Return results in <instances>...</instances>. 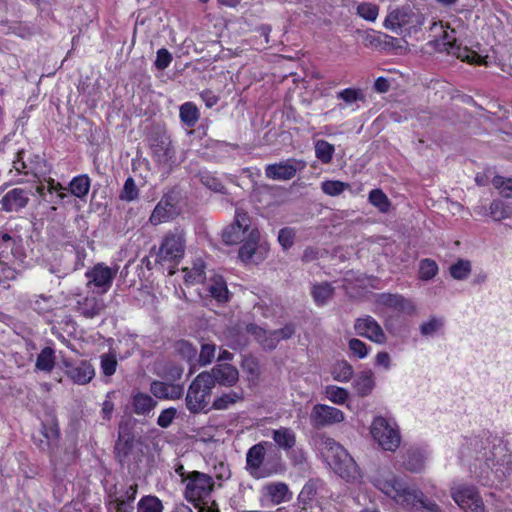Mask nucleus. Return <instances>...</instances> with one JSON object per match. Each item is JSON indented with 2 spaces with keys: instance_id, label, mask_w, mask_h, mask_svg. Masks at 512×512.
Segmentation results:
<instances>
[{
  "instance_id": "obj_23",
  "label": "nucleus",
  "mask_w": 512,
  "mask_h": 512,
  "mask_svg": "<svg viewBox=\"0 0 512 512\" xmlns=\"http://www.w3.org/2000/svg\"><path fill=\"white\" fill-rule=\"evenodd\" d=\"M262 495L273 504L287 502L292 498V493L283 482H270L262 487Z\"/></svg>"
},
{
  "instance_id": "obj_53",
  "label": "nucleus",
  "mask_w": 512,
  "mask_h": 512,
  "mask_svg": "<svg viewBox=\"0 0 512 512\" xmlns=\"http://www.w3.org/2000/svg\"><path fill=\"white\" fill-rule=\"evenodd\" d=\"M108 509L114 512H132L133 502L126 501L124 498L114 497L109 500Z\"/></svg>"
},
{
  "instance_id": "obj_18",
  "label": "nucleus",
  "mask_w": 512,
  "mask_h": 512,
  "mask_svg": "<svg viewBox=\"0 0 512 512\" xmlns=\"http://www.w3.org/2000/svg\"><path fill=\"white\" fill-rule=\"evenodd\" d=\"M354 329L362 337L377 344H384L387 341L386 334L379 323L371 316L358 318L355 321Z\"/></svg>"
},
{
  "instance_id": "obj_52",
  "label": "nucleus",
  "mask_w": 512,
  "mask_h": 512,
  "mask_svg": "<svg viewBox=\"0 0 512 512\" xmlns=\"http://www.w3.org/2000/svg\"><path fill=\"white\" fill-rule=\"evenodd\" d=\"M350 184L338 180H328L321 184L322 191L329 196H338L344 190L350 189Z\"/></svg>"
},
{
  "instance_id": "obj_51",
  "label": "nucleus",
  "mask_w": 512,
  "mask_h": 512,
  "mask_svg": "<svg viewBox=\"0 0 512 512\" xmlns=\"http://www.w3.org/2000/svg\"><path fill=\"white\" fill-rule=\"evenodd\" d=\"M137 512H163V505L157 497L145 496L138 502Z\"/></svg>"
},
{
  "instance_id": "obj_7",
  "label": "nucleus",
  "mask_w": 512,
  "mask_h": 512,
  "mask_svg": "<svg viewBox=\"0 0 512 512\" xmlns=\"http://www.w3.org/2000/svg\"><path fill=\"white\" fill-rule=\"evenodd\" d=\"M370 434L375 443L385 451L394 452L401 444V433L396 421L376 416L370 425Z\"/></svg>"
},
{
  "instance_id": "obj_28",
  "label": "nucleus",
  "mask_w": 512,
  "mask_h": 512,
  "mask_svg": "<svg viewBox=\"0 0 512 512\" xmlns=\"http://www.w3.org/2000/svg\"><path fill=\"white\" fill-rule=\"evenodd\" d=\"M150 391L156 398L174 400L181 397L183 388L177 384L153 381L150 385Z\"/></svg>"
},
{
  "instance_id": "obj_49",
  "label": "nucleus",
  "mask_w": 512,
  "mask_h": 512,
  "mask_svg": "<svg viewBox=\"0 0 512 512\" xmlns=\"http://www.w3.org/2000/svg\"><path fill=\"white\" fill-rule=\"evenodd\" d=\"M334 151V146L325 140H318L315 143V155L324 164L331 162Z\"/></svg>"
},
{
  "instance_id": "obj_40",
  "label": "nucleus",
  "mask_w": 512,
  "mask_h": 512,
  "mask_svg": "<svg viewBox=\"0 0 512 512\" xmlns=\"http://www.w3.org/2000/svg\"><path fill=\"white\" fill-rule=\"evenodd\" d=\"M323 393L329 401L337 405L345 404L349 398V392L345 388L336 385L325 386Z\"/></svg>"
},
{
  "instance_id": "obj_36",
  "label": "nucleus",
  "mask_w": 512,
  "mask_h": 512,
  "mask_svg": "<svg viewBox=\"0 0 512 512\" xmlns=\"http://www.w3.org/2000/svg\"><path fill=\"white\" fill-rule=\"evenodd\" d=\"M445 325L444 317L432 316L420 325V333L425 337H432L439 333Z\"/></svg>"
},
{
  "instance_id": "obj_30",
  "label": "nucleus",
  "mask_w": 512,
  "mask_h": 512,
  "mask_svg": "<svg viewBox=\"0 0 512 512\" xmlns=\"http://www.w3.org/2000/svg\"><path fill=\"white\" fill-rule=\"evenodd\" d=\"M206 285L212 298L218 302H225L228 300V289L222 276L214 274L209 278Z\"/></svg>"
},
{
  "instance_id": "obj_22",
  "label": "nucleus",
  "mask_w": 512,
  "mask_h": 512,
  "mask_svg": "<svg viewBox=\"0 0 512 512\" xmlns=\"http://www.w3.org/2000/svg\"><path fill=\"white\" fill-rule=\"evenodd\" d=\"M67 376L78 385L89 383L95 376L93 366L87 361H80L75 364L65 363Z\"/></svg>"
},
{
  "instance_id": "obj_10",
  "label": "nucleus",
  "mask_w": 512,
  "mask_h": 512,
  "mask_svg": "<svg viewBox=\"0 0 512 512\" xmlns=\"http://www.w3.org/2000/svg\"><path fill=\"white\" fill-rule=\"evenodd\" d=\"M118 273V267H109L104 263H97L85 272L86 287L94 294L104 295L112 286Z\"/></svg>"
},
{
  "instance_id": "obj_4",
  "label": "nucleus",
  "mask_w": 512,
  "mask_h": 512,
  "mask_svg": "<svg viewBox=\"0 0 512 512\" xmlns=\"http://www.w3.org/2000/svg\"><path fill=\"white\" fill-rule=\"evenodd\" d=\"M319 449L326 463L340 477L351 482L360 480L358 466L342 445L332 438L325 437L321 439Z\"/></svg>"
},
{
  "instance_id": "obj_47",
  "label": "nucleus",
  "mask_w": 512,
  "mask_h": 512,
  "mask_svg": "<svg viewBox=\"0 0 512 512\" xmlns=\"http://www.w3.org/2000/svg\"><path fill=\"white\" fill-rule=\"evenodd\" d=\"M356 13L366 21L375 22L379 15V7L374 3L362 2L357 5Z\"/></svg>"
},
{
  "instance_id": "obj_41",
  "label": "nucleus",
  "mask_w": 512,
  "mask_h": 512,
  "mask_svg": "<svg viewBox=\"0 0 512 512\" xmlns=\"http://www.w3.org/2000/svg\"><path fill=\"white\" fill-rule=\"evenodd\" d=\"M489 215L494 221H501L512 216V208L501 200H493L489 206Z\"/></svg>"
},
{
  "instance_id": "obj_55",
  "label": "nucleus",
  "mask_w": 512,
  "mask_h": 512,
  "mask_svg": "<svg viewBox=\"0 0 512 512\" xmlns=\"http://www.w3.org/2000/svg\"><path fill=\"white\" fill-rule=\"evenodd\" d=\"M348 346L352 354L358 357L359 359H363L369 354V349L367 345L359 339H350Z\"/></svg>"
},
{
  "instance_id": "obj_60",
  "label": "nucleus",
  "mask_w": 512,
  "mask_h": 512,
  "mask_svg": "<svg viewBox=\"0 0 512 512\" xmlns=\"http://www.w3.org/2000/svg\"><path fill=\"white\" fill-rule=\"evenodd\" d=\"M171 61H172V55L170 54V52L167 49L163 48V49H160L157 51L155 66L158 69L163 70V69L167 68L170 65Z\"/></svg>"
},
{
  "instance_id": "obj_59",
  "label": "nucleus",
  "mask_w": 512,
  "mask_h": 512,
  "mask_svg": "<svg viewBox=\"0 0 512 512\" xmlns=\"http://www.w3.org/2000/svg\"><path fill=\"white\" fill-rule=\"evenodd\" d=\"M176 412L177 411L174 408H168L163 410L157 419V424L162 428L169 427L176 416Z\"/></svg>"
},
{
  "instance_id": "obj_15",
  "label": "nucleus",
  "mask_w": 512,
  "mask_h": 512,
  "mask_svg": "<svg viewBox=\"0 0 512 512\" xmlns=\"http://www.w3.org/2000/svg\"><path fill=\"white\" fill-rule=\"evenodd\" d=\"M344 420L345 414L340 409L325 404L314 405L310 414V422L317 428L339 424Z\"/></svg>"
},
{
  "instance_id": "obj_3",
  "label": "nucleus",
  "mask_w": 512,
  "mask_h": 512,
  "mask_svg": "<svg viewBox=\"0 0 512 512\" xmlns=\"http://www.w3.org/2000/svg\"><path fill=\"white\" fill-rule=\"evenodd\" d=\"M373 486L395 505L407 511L440 512L438 505L425 499L423 493L411 487L405 478L389 470L378 471L371 479Z\"/></svg>"
},
{
  "instance_id": "obj_19",
  "label": "nucleus",
  "mask_w": 512,
  "mask_h": 512,
  "mask_svg": "<svg viewBox=\"0 0 512 512\" xmlns=\"http://www.w3.org/2000/svg\"><path fill=\"white\" fill-rule=\"evenodd\" d=\"M29 201V194L22 188H13L3 195L0 200V209L4 212H18Z\"/></svg>"
},
{
  "instance_id": "obj_16",
  "label": "nucleus",
  "mask_w": 512,
  "mask_h": 512,
  "mask_svg": "<svg viewBox=\"0 0 512 512\" xmlns=\"http://www.w3.org/2000/svg\"><path fill=\"white\" fill-rule=\"evenodd\" d=\"M247 331L255 336V339L264 347L273 349L276 347L280 339H287L294 333V328L290 325L278 331L268 332L265 329L256 325H250L247 327Z\"/></svg>"
},
{
  "instance_id": "obj_48",
  "label": "nucleus",
  "mask_w": 512,
  "mask_h": 512,
  "mask_svg": "<svg viewBox=\"0 0 512 512\" xmlns=\"http://www.w3.org/2000/svg\"><path fill=\"white\" fill-rule=\"evenodd\" d=\"M64 190L65 188L59 182H56L51 178L47 181L46 185L41 184L36 188L38 195L45 201H47L45 191H47L49 194L55 192L60 199H63L66 196V194L63 192Z\"/></svg>"
},
{
  "instance_id": "obj_17",
  "label": "nucleus",
  "mask_w": 512,
  "mask_h": 512,
  "mask_svg": "<svg viewBox=\"0 0 512 512\" xmlns=\"http://www.w3.org/2000/svg\"><path fill=\"white\" fill-rule=\"evenodd\" d=\"M184 235L181 231L168 233L160 246L158 256L163 260H177L184 254Z\"/></svg>"
},
{
  "instance_id": "obj_45",
  "label": "nucleus",
  "mask_w": 512,
  "mask_h": 512,
  "mask_svg": "<svg viewBox=\"0 0 512 512\" xmlns=\"http://www.w3.org/2000/svg\"><path fill=\"white\" fill-rule=\"evenodd\" d=\"M439 272L437 263L429 258L422 259L419 262L418 277L420 280L429 281Z\"/></svg>"
},
{
  "instance_id": "obj_13",
  "label": "nucleus",
  "mask_w": 512,
  "mask_h": 512,
  "mask_svg": "<svg viewBox=\"0 0 512 512\" xmlns=\"http://www.w3.org/2000/svg\"><path fill=\"white\" fill-rule=\"evenodd\" d=\"M422 24L421 17L408 7L389 9L383 22L386 29L396 34H401L403 28H414Z\"/></svg>"
},
{
  "instance_id": "obj_39",
  "label": "nucleus",
  "mask_w": 512,
  "mask_h": 512,
  "mask_svg": "<svg viewBox=\"0 0 512 512\" xmlns=\"http://www.w3.org/2000/svg\"><path fill=\"white\" fill-rule=\"evenodd\" d=\"M472 271V264L469 260L459 259L449 268L451 277L455 280H466Z\"/></svg>"
},
{
  "instance_id": "obj_32",
  "label": "nucleus",
  "mask_w": 512,
  "mask_h": 512,
  "mask_svg": "<svg viewBox=\"0 0 512 512\" xmlns=\"http://www.w3.org/2000/svg\"><path fill=\"white\" fill-rule=\"evenodd\" d=\"M205 264L201 258L196 259L192 267H185L182 269L184 273V280L186 284H197L203 282Z\"/></svg>"
},
{
  "instance_id": "obj_38",
  "label": "nucleus",
  "mask_w": 512,
  "mask_h": 512,
  "mask_svg": "<svg viewBox=\"0 0 512 512\" xmlns=\"http://www.w3.org/2000/svg\"><path fill=\"white\" fill-rule=\"evenodd\" d=\"M180 119L188 127H193L200 117L198 108L192 102H186L180 106Z\"/></svg>"
},
{
  "instance_id": "obj_43",
  "label": "nucleus",
  "mask_w": 512,
  "mask_h": 512,
  "mask_svg": "<svg viewBox=\"0 0 512 512\" xmlns=\"http://www.w3.org/2000/svg\"><path fill=\"white\" fill-rule=\"evenodd\" d=\"M368 200L381 213H387L390 210L391 202L381 189L371 190Z\"/></svg>"
},
{
  "instance_id": "obj_1",
  "label": "nucleus",
  "mask_w": 512,
  "mask_h": 512,
  "mask_svg": "<svg viewBox=\"0 0 512 512\" xmlns=\"http://www.w3.org/2000/svg\"><path fill=\"white\" fill-rule=\"evenodd\" d=\"M462 454L474 458L473 477L483 486L504 489L512 476V451L508 442L497 437H473L466 441Z\"/></svg>"
},
{
  "instance_id": "obj_64",
  "label": "nucleus",
  "mask_w": 512,
  "mask_h": 512,
  "mask_svg": "<svg viewBox=\"0 0 512 512\" xmlns=\"http://www.w3.org/2000/svg\"><path fill=\"white\" fill-rule=\"evenodd\" d=\"M178 350L188 359L191 360L195 358L197 354V349L193 347L190 343L182 341L178 344Z\"/></svg>"
},
{
  "instance_id": "obj_54",
  "label": "nucleus",
  "mask_w": 512,
  "mask_h": 512,
  "mask_svg": "<svg viewBox=\"0 0 512 512\" xmlns=\"http://www.w3.org/2000/svg\"><path fill=\"white\" fill-rule=\"evenodd\" d=\"M117 360L112 354H103L101 356V370L104 375L112 376L116 372Z\"/></svg>"
},
{
  "instance_id": "obj_63",
  "label": "nucleus",
  "mask_w": 512,
  "mask_h": 512,
  "mask_svg": "<svg viewBox=\"0 0 512 512\" xmlns=\"http://www.w3.org/2000/svg\"><path fill=\"white\" fill-rule=\"evenodd\" d=\"M13 168L16 172L23 173L25 175H28L32 172L30 167L23 160V151L17 153L16 159L13 160Z\"/></svg>"
},
{
  "instance_id": "obj_26",
  "label": "nucleus",
  "mask_w": 512,
  "mask_h": 512,
  "mask_svg": "<svg viewBox=\"0 0 512 512\" xmlns=\"http://www.w3.org/2000/svg\"><path fill=\"white\" fill-rule=\"evenodd\" d=\"M428 457V451L425 448H410L404 455L403 465L410 472H420Z\"/></svg>"
},
{
  "instance_id": "obj_6",
  "label": "nucleus",
  "mask_w": 512,
  "mask_h": 512,
  "mask_svg": "<svg viewBox=\"0 0 512 512\" xmlns=\"http://www.w3.org/2000/svg\"><path fill=\"white\" fill-rule=\"evenodd\" d=\"M183 483L185 484L184 496L188 502L193 503L200 509L209 504L214 489L212 476L199 471H192L188 472L186 478H183Z\"/></svg>"
},
{
  "instance_id": "obj_11",
  "label": "nucleus",
  "mask_w": 512,
  "mask_h": 512,
  "mask_svg": "<svg viewBox=\"0 0 512 512\" xmlns=\"http://www.w3.org/2000/svg\"><path fill=\"white\" fill-rule=\"evenodd\" d=\"M450 494L464 512H486V506L476 487L467 484L454 485Z\"/></svg>"
},
{
  "instance_id": "obj_25",
  "label": "nucleus",
  "mask_w": 512,
  "mask_h": 512,
  "mask_svg": "<svg viewBox=\"0 0 512 512\" xmlns=\"http://www.w3.org/2000/svg\"><path fill=\"white\" fill-rule=\"evenodd\" d=\"M375 386V375L371 369H365L359 372L353 380V388L360 397L370 395Z\"/></svg>"
},
{
  "instance_id": "obj_21",
  "label": "nucleus",
  "mask_w": 512,
  "mask_h": 512,
  "mask_svg": "<svg viewBox=\"0 0 512 512\" xmlns=\"http://www.w3.org/2000/svg\"><path fill=\"white\" fill-rule=\"evenodd\" d=\"M153 156L156 161L169 168L175 162V151L168 137H161L151 145Z\"/></svg>"
},
{
  "instance_id": "obj_20",
  "label": "nucleus",
  "mask_w": 512,
  "mask_h": 512,
  "mask_svg": "<svg viewBox=\"0 0 512 512\" xmlns=\"http://www.w3.org/2000/svg\"><path fill=\"white\" fill-rule=\"evenodd\" d=\"M175 213V199L172 194H166L152 211L149 221L153 225H158L169 221Z\"/></svg>"
},
{
  "instance_id": "obj_61",
  "label": "nucleus",
  "mask_w": 512,
  "mask_h": 512,
  "mask_svg": "<svg viewBox=\"0 0 512 512\" xmlns=\"http://www.w3.org/2000/svg\"><path fill=\"white\" fill-rule=\"evenodd\" d=\"M374 364L376 367L383 368L384 370L388 371L392 367V359L388 352L386 351H380L375 356Z\"/></svg>"
},
{
  "instance_id": "obj_46",
  "label": "nucleus",
  "mask_w": 512,
  "mask_h": 512,
  "mask_svg": "<svg viewBox=\"0 0 512 512\" xmlns=\"http://www.w3.org/2000/svg\"><path fill=\"white\" fill-rule=\"evenodd\" d=\"M333 295V288L328 283L314 285L312 288V296L317 305L326 304Z\"/></svg>"
},
{
  "instance_id": "obj_31",
  "label": "nucleus",
  "mask_w": 512,
  "mask_h": 512,
  "mask_svg": "<svg viewBox=\"0 0 512 512\" xmlns=\"http://www.w3.org/2000/svg\"><path fill=\"white\" fill-rule=\"evenodd\" d=\"M272 439L283 450H290L296 443L295 432L288 427H279L272 430Z\"/></svg>"
},
{
  "instance_id": "obj_24",
  "label": "nucleus",
  "mask_w": 512,
  "mask_h": 512,
  "mask_svg": "<svg viewBox=\"0 0 512 512\" xmlns=\"http://www.w3.org/2000/svg\"><path fill=\"white\" fill-rule=\"evenodd\" d=\"M209 373L214 379V385L218 383L223 386H233L239 379L238 370L230 364L216 365Z\"/></svg>"
},
{
  "instance_id": "obj_29",
  "label": "nucleus",
  "mask_w": 512,
  "mask_h": 512,
  "mask_svg": "<svg viewBox=\"0 0 512 512\" xmlns=\"http://www.w3.org/2000/svg\"><path fill=\"white\" fill-rule=\"evenodd\" d=\"M132 408L137 415H148L156 406V401L148 394L136 392L132 396Z\"/></svg>"
},
{
  "instance_id": "obj_42",
  "label": "nucleus",
  "mask_w": 512,
  "mask_h": 512,
  "mask_svg": "<svg viewBox=\"0 0 512 512\" xmlns=\"http://www.w3.org/2000/svg\"><path fill=\"white\" fill-rule=\"evenodd\" d=\"M70 192L78 197H85L90 189V179L87 175H79L74 177L69 184Z\"/></svg>"
},
{
  "instance_id": "obj_34",
  "label": "nucleus",
  "mask_w": 512,
  "mask_h": 512,
  "mask_svg": "<svg viewBox=\"0 0 512 512\" xmlns=\"http://www.w3.org/2000/svg\"><path fill=\"white\" fill-rule=\"evenodd\" d=\"M335 381L346 383L353 376V367L345 360L335 362L330 370Z\"/></svg>"
},
{
  "instance_id": "obj_27",
  "label": "nucleus",
  "mask_w": 512,
  "mask_h": 512,
  "mask_svg": "<svg viewBox=\"0 0 512 512\" xmlns=\"http://www.w3.org/2000/svg\"><path fill=\"white\" fill-rule=\"evenodd\" d=\"M102 295L87 296L83 300L77 302L78 310L86 318H94L99 315L105 308Z\"/></svg>"
},
{
  "instance_id": "obj_12",
  "label": "nucleus",
  "mask_w": 512,
  "mask_h": 512,
  "mask_svg": "<svg viewBox=\"0 0 512 512\" xmlns=\"http://www.w3.org/2000/svg\"><path fill=\"white\" fill-rule=\"evenodd\" d=\"M374 311L383 314L386 310H394L405 315H414L417 311L416 304L400 294H377L374 300Z\"/></svg>"
},
{
  "instance_id": "obj_14",
  "label": "nucleus",
  "mask_w": 512,
  "mask_h": 512,
  "mask_svg": "<svg viewBox=\"0 0 512 512\" xmlns=\"http://www.w3.org/2000/svg\"><path fill=\"white\" fill-rule=\"evenodd\" d=\"M305 167L306 163L304 161L291 158L267 165L265 168V176L275 181H288Z\"/></svg>"
},
{
  "instance_id": "obj_35",
  "label": "nucleus",
  "mask_w": 512,
  "mask_h": 512,
  "mask_svg": "<svg viewBox=\"0 0 512 512\" xmlns=\"http://www.w3.org/2000/svg\"><path fill=\"white\" fill-rule=\"evenodd\" d=\"M55 365V351L51 347H45L39 353L35 367L37 370L50 372Z\"/></svg>"
},
{
  "instance_id": "obj_5",
  "label": "nucleus",
  "mask_w": 512,
  "mask_h": 512,
  "mask_svg": "<svg viewBox=\"0 0 512 512\" xmlns=\"http://www.w3.org/2000/svg\"><path fill=\"white\" fill-rule=\"evenodd\" d=\"M430 32L431 36L434 38L437 50L445 51L470 64L487 65L486 57L479 55L467 47L457 45L454 29H451L443 22H434L430 27Z\"/></svg>"
},
{
  "instance_id": "obj_44",
  "label": "nucleus",
  "mask_w": 512,
  "mask_h": 512,
  "mask_svg": "<svg viewBox=\"0 0 512 512\" xmlns=\"http://www.w3.org/2000/svg\"><path fill=\"white\" fill-rule=\"evenodd\" d=\"M33 309L39 314H47L57 308L58 302L51 296L39 295L31 301Z\"/></svg>"
},
{
  "instance_id": "obj_37",
  "label": "nucleus",
  "mask_w": 512,
  "mask_h": 512,
  "mask_svg": "<svg viewBox=\"0 0 512 512\" xmlns=\"http://www.w3.org/2000/svg\"><path fill=\"white\" fill-rule=\"evenodd\" d=\"M243 399V392L240 391H229L217 397L213 402V407L217 410H226L233 404Z\"/></svg>"
},
{
  "instance_id": "obj_62",
  "label": "nucleus",
  "mask_w": 512,
  "mask_h": 512,
  "mask_svg": "<svg viewBox=\"0 0 512 512\" xmlns=\"http://www.w3.org/2000/svg\"><path fill=\"white\" fill-rule=\"evenodd\" d=\"M382 38L393 39L392 37H390L386 34L371 31L366 34L364 40H365L366 45L377 47L378 45H380L382 43Z\"/></svg>"
},
{
  "instance_id": "obj_8",
  "label": "nucleus",
  "mask_w": 512,
  "mask_h": 512,
  "mask_svg": "<svg viewBox=\"0 0 512 512\" xmlns=\"http://www.w3.org/2000/svg\"><path fill=\"white\" fill-rule=\"evenodd\" d=\"M214 379L209 371L200 373L191 383L187 395L186 405L190 412L204 411L210 402Z\"/></svg>"
},
{
  "instance_id": "obj_57",
  "label": "nucleus",
  "mask_w": 512,
  "mask_h": 512,
  "mask_svg": "<svg viewBox=\"0 0 512 512\" xmlns=\"http://www.w3.org/2000/svg\"><path fill=\"white\" fill-rule=\"evenodd\" d=\"M295 238V231L292 228H283L279 231L278 234V242L283 247V249L287 250L292 247Z\"/></svg>"
},
{
  "instance_id": "obj_33",
  "label": "nucleus",
  "mask_w": 512,
  "mask_h": 512,
  "mask_svg": "<svg viewBox=\"0 0 512 512\" xmlns=\"http://www.w3.org/2000/svg\"><path fill=\"white\" fill-rule=\"evenodd\" d=\"M41 435L44 439H40L38 445L40 449L46 450L55 444L59 437L57 424L53 420L47 424H43Z\"/></svg>"
},
{
  "instance_id": "obj_56",
  "label": "nucleus",
  "mask_w": 512,
  "mask_h": 512,
  "mask_svg": "<svg viewBox=\"0 0 512 512\" xmlns=\"http://www.w3.org/2000/svg\"><path fill=\"white\" fill-rule=\"evenodd\" d=\"M138 197V188L132 178H128L121 192L120 198L125 201H133Z\"/></svg>"
},
{
  "instance_id": "obj_9",
  "label": "nucleus",
  "mask_w": 512,
  "mask_h": 512,
  "mask_svg": "<svg viewBox=\"0 0 512 512\" xmlns=\"http://www.w3.org/2000/svg\"><path fill=\"white\" fill-rule=\"evenodd\" d=\"M271 443L262 441L253 445L246 454V468L255 478H265L282 471L280 463L269 464L264 462L266 449Z\"/></svg>"
},
{
  "instance_id": "obj_50",
  "label": "nucleus",
  "mask_w": 512,
  "mask_h": 512,
  "mask_svg": "<svg viewBox=\"0 0 512 512\" xmlns=\"http://www.w3.org/2000/svg\"><path fill=\"white\" fill-rule=\"evenodd\" d=\"M492 185L504 198H512V178L496 175L492 179Z\"/></svg>"
},
{
  "instance_id": "obj_58",
  "label": "nucleus",
  "mask_w": 512,
  "mask_h": 512,
  "mask_svg": "<svg viewBox=\"0 0 512 512\" xmlns=\"http://www.w3.org/2000/svg\"><path fill=\"white\" fill-rule=\"evenodd\" d=\"M216 347L213 344H203L199 355V363L206 366L212 362L215 357Z\"/></svg>"
},
{
  "instance_id": "obj_2",
  "label": "nucleus",
  "mask_w": 512,
  "mask_h": 512,
  "mask_svg": "<svg viewBox=\"0 0 512 512\" xmlns=\"http://www.w3.org/2000/svg\"><path fill=\"white\" fill-rule=\"evenodd\" d=\"M228 245H240L238 257L244 263H259L266 258L268 245L261 241L257 224L244 210L237 208L232 223L222 233Z\"/></svg>"
}]
</instances>
